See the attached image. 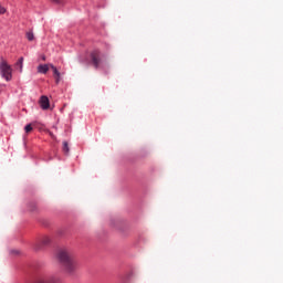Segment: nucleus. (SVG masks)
I'll use <instances>...</instances> for the list:
<instances>
[{"label": "nucleus", "instance_id": "obj_2", "mask_svg": "<svg viewBox=\"0 0 283 283\" xmlns=\"http://www.w3.org/2000/svg\"><path fill=\"white\" fill-rule=\"evenodd\" d=\"M0 75L7 82L12 81V66L8 64L3 56L0 57Z\"/></svg>", "mask_w": 283, "mask_h": 283}, {"label": "nucleus", "instance_id": "obj_12", "mask_svg": "<svg viewBox=\"0 0 283 283\" xmlns=\"http://www.w3.org/2000/svg\"><path fill=\"white\" fill-rule=\"evenodd\" d=\"M27 39H28V41H34V33L28 32L27 33Z\"/></svg>", "mask_w": 283, "mask_h": 283}, {"label": "nucleus", "instance_id": "obj_7", "mask_svg": "<svg viewBox=\"0 0 283 283\" xmlns=\"http://www.w3.org/2000/svg\"><path fill=\"white\" fill-rule=\"evenodd\" d=\"M39 74H48L50 72V66L48 64H40L38 66Z\"/></svg>", "mask_w": 283, "mask_h": 283}, {"label": "nucleus", "instance_id": "obj_1", "mask_svg": "<svg viewBox=\"0 0 283 283\" xmlns=\"http://www.w3.org/2000/svg\"><path fill=\"white\" fill-rule=\"evenodd\" d=\"M57 260L62 263L65 273H69V275H74L76 269H78V264L67 250H60L57 252Z\"/></svg>", "mask_w": 283, "mask_h": 283}, {"label": "nucleus", "instance_id": "obj_10", "mask_svg": "<svg viewBox=\"0 0 283 283\" xmlns=\"http://www.w3.org/2000/svg\"><path fill=\"white\" fill-rule=\"evenodd\" d=\"M63 151L64 154H70V145L67 142H63Z\"/></svg>", "mask_w": 283, "mask_h": 283}, {"label": "nucleus", "instance_id": "obj_9", "mask_svg": "<svg viewBox=\"0 0 283 283\" xmlns=\"http://www.w3.org/2000/svg\"><path fill=\"white\" fill-rule=\"evenodd\" d=\"M15 65L19 67V72H23V57H20Z\"/></svg>", "mask_w": 283, "mask_h": 283}, {"label": "nucleus", "instance_id": "obj_13", "mask_svg": "<svg viewBox=\"0 0 283 283\" xmlns=\"http://www.w3.org/2000/svg\"><path fill=\"white\" fill-rule=\"evenodd\" d=\"M21 253L19 250H10V255H19Z\"/></svg>", "mask_w": 283, "mask_h": 283}, {"label": "nucleus", "instance_id": "obj_8", "mask_svg": "<svg viewBox=\"0 0 283 283\" xmlns=\"http://www.w3.org/2000/svg\"><path fill=\"white\" fill-rule=\"evenodd\" d=\"M51 67L53 70L54 75L56 76L55 83L56 85H59V83H61V72H59V69H56V66L51 64Z\"/></svg>", "mask_w": 283, "mask_h": 283}, {"label": "nucleus", "instance_id": "obj_11", "mask_svg": "<svg viewBox=\"0 0 283 283\" xmlns=\"http://www.w3.org/2000/svg\"><path fill=\"white\" fill-rule=\"evenodd\" d=\"M32 124H28L25 127H24V132L25 134H30V132H32Z\"/></svg>", "mask_w": 283, "mask_h": 283}, {"label": "nucleus", "instance_id": "obj_5", "mask_svg": "<svg viewBox=\"0 0 283 283\" xmlns=\"http://www.w3.org/2000/svg\"><path fill=\"white\" fill-rule=\"evenodd\" d=\"M61 282H62V279L60 276L51 275L44 280H39L35 283H61Z\"/></svg>", "mask_w": 283, "mask_h": 283}, {"label": "nucleus", "instance_id": "obj_15", "mask_svg": "<svg viewBox=\"0 0 283 283\" xmlns=\"http://www.w3.org/2000/svg\"><path fill=\"white\" fill-rule=\"evenodd\" d=\"M52 3H56L57 6L63 4V0H51Z\"/></svg>", "mask_w": 283, "mask_h": 283}, {"label": "nucleus", "instance_id": "obj_14", "mask_svg": "<svg viewBox=\"0 0 283 283\" xmlns=\"http://www.w3.org/2000/svg\"><path fill=\"white\" fill-rule=\"evenodd\" d=\"M7 10L6 7L0 4V14H6Z\"/></svg>", "mask_w": 283, "mask_h": 283}, {"label": "nucleus", "instance_id": "obj_4", "mask_svg": "<svg viewBox=\"0 0 283 283\" xmlns=\"http://www.w3.org/2000/svg\"><path fill=\"white\" fill-rule=\"evenodd\" d=\"M50 242H51L50 238L44 237L42 240L35 243V247H34L35 251H41V249H43L44 247H48Z\"/></svg>", "mask_w": 283, "mask_h": 283}, {"label": "nucleus", "instance_id": "obj_6", "mask_svg": "<svg viewBox=\"0 0 283 283\" xmlns=\"http://www.w3.org/2000/svg\"><path fill=\"white\" fill-rule=\"evenodd\" d=\"M39 103H40L41 109H50V98H48V96L42 95L40 97Z\"/></svg>", "mask_w": 283, "mask_h": 283}, {"label": "nucleus", "instance_id": "obj_16", "mask_svg": "<svg viewBox=\"0 0 283 283\" xmlns=\"http://www.w3.org/2000/svg\"><path fill=\"white\" fill-rule=\"evenodd\" d=\"M42 61H45V55L42 56Z\"/></svg>", "mask_w": 283, "mask_h": 283}, {"label": "nucleus", "instance_id": "obj_3", "mask_svg": "<svg viewBox=\"0 0 283 283\" xmlns=\"http://www.w3.org/2000/svg\"><path fill=\"white\" fill-rule=\"evenodd\" d=\"M91 61L95 70H98V67H101V65L103 64V53H101V50H94L91 52Z\"/></svg>", "mask_w": 283, "mask_h": 283}]
</instances>
